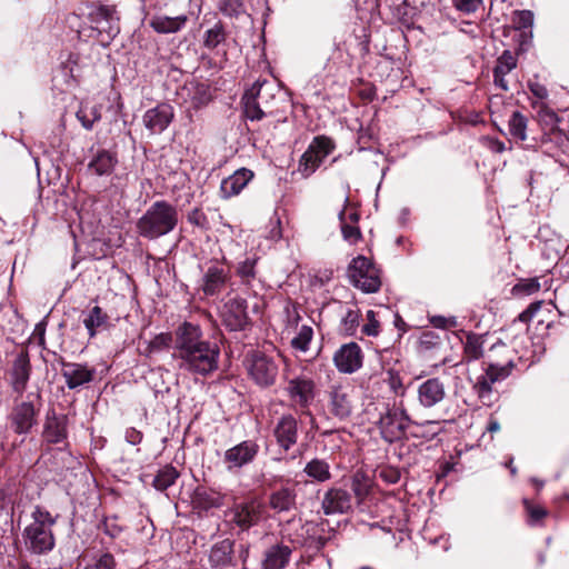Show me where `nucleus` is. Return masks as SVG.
Wrapping results in <instances>:
<instances>
[{"mask_svg":"<svg viewBox=\"0 0 569 569\" xmlns=\"http://www.w3.org/2000/svg\"><path fill=\"white\" fill-rule=\"evenodd\" d=\"M172 359L180 371L207 378L219 368L220 347L204 338L199 325L183 321L174 330Z\"/></svg>","mask_w":569,"mask_h":569,"instance_id":"nucleus-1","label":"nucleus"},{"mask_svg":"<svg viewBox=\"0 0 569 569\" xmlns=\"http://www.w3.org/2000/svg\"><path fill=\"white\" fill-rule=\"evenodd\" d=\"M381 438L389 442H396L407 438L408 430L413 427L415 430L410 431L412 437H433L438 430L433 428L439 425L437 421H426L418 423L413 421L408 415L402 401L399 403L393 402L385 403L383 410L379 413L376 421Z\"/></svg>","mask_w":569,"mask_h":569,"instance_id":"nucleus-2","label":"nucleus"},{"mask_svg":"<svg viewBox=\"0 0 569 569\" xmlns=\"http://www.w3.org/2000/svg\"><path fill=\"white\" fill-rule=\"evenodd\" d=\"M241 102L244 117L250 121H259L283 112L288 99L276 82L258 80L243 93Z\"/></svg>","mask_w":569,"mask_h":569,"instance_id":"nucleus-3","label":"nucleus"},{"mask_svg":"<svg viewBox=\"0 0 569 569\" xmlns=\"http://www.w3.org/2000/svg\"><path fill=\"white\" fill-rule=\"evenodd\" d=\"M58 517L41 506L33 508L31 522L22 531L23 545L28 552L34 556H44L54 549L56 538L52 529Z\"/></svg>","mask_w":569,"mask_h":569,"instance_id":"nucleus-4","label":"nucleus"},{"mask_svg":"<svg viewBox=\"0 0 569 569\" xmlns=\"http://www.w3.org/2000/svg\"><path fill=\"white\" fill-rule=\"evenodd\" d=\"M178 220L177 208L166 200H158L138 219L136 228L140 237L154 240L173 231Z\"/></svg>","mask_w":569,"mask_h":569,"instance_id":"nucleus-5","label":"nucleus"},{"mask_svg":"<svg viewBox=\"0 0 569 569\" xmlns=\"http://www.w3.org/2000/svg\"><path fill=\"white\" fill-rule=\"evenodd\" d=\"M325 412L330 419L340 422L350 420L357 409V396L349 386H331L326 391Z\"/></svg>","mask_w":569,"mask_h":569,"instance_id":"nucleus-6","label":"nucleus"},{"mask_svg":"<svg viewBox=\"0 0 569 569\" xmlns=\"http://www.w3.org/2000/svg\"><path fill=\"white\" fill-rule=\"evenodd\" d=\"M198 292L204 298L219 296L231 280L230 270L220 260H210L200 266Z\"/></svg>","mask_w":569,"mask_h":569,"instance_id":"nucleus-7","label":"nucleus"},{"mask_svg":"<svg viewBox=\"0 0 569 569\" xmlns=\"http://www.w3.org/2000/svg\"><path fill=\"white\" fill-rule=\"evenodd\" d=\"M350 282L366 293L377 292L381 287L379 269L365 256H358L348 266Z\"/></svg>","mask_w":569,"mask_h":569,"instance_id":"nucleus-8","label":"nucleus"},{"mask_svg":"<svg viewBox=\"0 0 569 569\" xmlns=\"http://www.w3.org/2000/svg\"><path fill=\"white\" fill-rule=\"evenodd\" d=\"M511 368V362L506 366L490 363L475 379L469 376L472 389L483 405L490 406L495 401L493 385L505 380L510 375Z\"/></svg>","mask_w":569,"mask_h":569,"instance_id":"nucleus-9","label":"nucleus"},{"mask_svg":"<svg viewBox=\"0 0 569 569\" xmlns=\"http://www.w3.org/2000/svg\"><path fill=\"white\" fill-rule=\"evenodd\" d=\"M335 149L333 141L325 136L316 137L299 160V172L310 177Z\"/></svg>","mask_w":569,"mask_h":569,"instance_id":"nucleus-10","label":"nucleus"},{"mask_svg":"<svg viewBox=\"0 0 569 569\" xmlns=\"http://www.w3.org/2000/svg\"><path fill=\"white\" fill-rule=\"evenodd\" d=\"M284 391L291 403L301 409H307L316 398V382L307 375L288 378Z\"/></svg>","mask_w":569,"mask_h":569,"instance_id":"nucleus-11","label":"nucleus"},{"mask_svg":"<svg viewBox=\"0 0 569 569\" xmlns=\"http://www.w3.org/2000/svg\"><path fill=\"white\" fill-rule=\"evenodd\" d=\"M278 365L273 358L261 352H254L248 362L251 379L260 387H270L278 376Z\"/></svg>","mask_w":569,"mask_h":569,"instance_id":"nucleus-12","label":"nucleus"},{"mask_svg":"<svg viewBox=\"0 0 569 569\" xmlns=\"http://www.w3.org/2000/svg\"><path fill=\"white\" fill-rule=\"evenodd\" d=\"M259 450L260 446L256 440H243L224 451L223 462L229 471L239 470L252 463Z\"/></svg>","mask_w":569,"mask_h":569,"instance_id":"nucleus-13","label":"nucleus"},{"mask_svg":"<svg viewBox=\"0 0 569 569\" xmlns=\"http://www.w3.org/2000/svg\"><path fill=\"white\" fill-rule=\"evenodd\" d=\"M272 436L280 453H288L298 442V419L291 413L282 415L273 426Z\"/></svg>","mask_w":569,"mask_h":569,"instance_id":"nucleus-14","label":"nucleus"},{"mask_svg":"<svg viewBox=\"0 0 569 569\" xmlns=\"http://www.w3.org/2000/svg\"><path fill=\"white\" fill-rule=\"evenodd\" d=\"M173 119V107L167 102L158 103L156 107L148 109L142 116L143 126L151 134L162 133Z\"/></svg>","mask_w":569,"mask_h":569,"instance_id":"nucleus-15","label":"nucleus"},{"mask_svg":"<svg viewBox=\"0 0 569 569\" xmlns=\"http://www.w3.org/2000/svg\"><path fill=\"white\" fill-rule=\"evenodd\" d=\"M447 396L445 382L438 378H428L417 387L418 403L425 409L440 405Z\"/></svg>","mask_w":569,"mask_h":569,"instance_id":"nucleus-16","label":"nucleus"},{"mask_svg":"<svg viewBox=\"0 0 569 569\" xmlns=\"http://www.w3.org/2000/svg\"><path fill=\"white\" fill-rule=\"evenodd\" d=\"M363 355L356 342L342 345L333 355V363L341 373H353L362 367Z\"/></svg>","mask_w":569,"mask_h":569,"instance_id":"nucleus-17","label":"nucleus"},{"mask_svg":"<svg viewBox=\"0 0 569 569\" xmlns=\"http://www.w3.org/2000/svg\"><path fill=\"white\" fill-rule=\"evenodd\" d=\"M247 308V300L240 297H234L226 302L222 320L229 330L241 331L246 329L249 322Z\"/></svg>","mask_w":569,"mask_h":569,"instance_id":"nucleus-18","label":"nucleus"},{"mask_svg":"<svg viewBox=\"0 0 569 569\" xmlns=\"http://www.w3.org/2000/svg\"><path fill=\"white\" fill-rule=\"evenodd\" d=\"M61 363V373L69 389H77L91 382L96 376V369L87 363L67 362L63 359Z\"/></svg>","mask_w":569,"mask_h":569,"instance_id":"nucleus-19","label":"nucleus"},{"mask_svg":"<svg viewBox=\"0 0 569 569\" xmlns=\"http://www.w3.org/2000/svg\"><path fill=\"white\" fill-rule=\"evenodd\" d=\"M42 438L47 443L58 445L68 438V418L57 415L54 410L48 411L43 425Z\"/></svg>","mask_w":569,"mask_h":569,"instance_id":"nucleus-20","label":"nucleus"},{"mask_svg":"<svg viewBox=\"0 0 569 569\" xmlns=\"http://www.w3.org/2000/svg\"><path fill=\"white\" fill-rule=\"evenodd\" d=\"M263 512V507L256 500L236 505L232 510V521L241 529H249L257 525Z\"/></svg>","mask_w":569,"mask_h":569,"instance_id":"nucleus-21","label":"nucleus"},{"mask_svg":"<svg viewBox=\"0 0 569 569\" xmlns=\"http://www.w3.org/2000/svg\"><path fill=\"white\" fill-rule=\"evenodd\" d=\"M325 515L347 513L352 508V496L341 488H330L321 502Z\"/></svg>","mask_w":569,"mask_h":569,"instance_id":"nucleus-22","label":"nucleus"},{"mask_svg":"<svg viewBox=\"0 0 569 569\" xmlns=\"http://www.w3.org/2000/svg\"><path fill=\"white\" fill-rule=\"evenodd\" d=\"M36 409L30 401L17 405L10 416L11 427L18 435H27L36 425Z\"/></svg>","mask_w":569,"mask_h":569,"instance_id":"nucleus-23","label":"nucleus"},{"mask_svg":"<svg viewBox=\"0 0 569 569\" xmlns=\"http://www.w3.org/2000/svg\"><path fill=\"white\" fill-rule=\"evenodd\" d=\"M233 546L232 540L223 539L211 547L209 563L212 569H228L236 566Z\"/></svg>","mask_w":569,"mask_h":569,"instance_id":"nucleus-24","label":"nucleus"},{"mask_svg":"<svg viewBox=\"0 0 569 569\" xmlns=\"http://www.w3.org/2000/svg\"><path fill=\"white\" fill-rule=\"evenodd\" d=\"M253 173L251 170L241 168L234 171L231 176L223 179L220 184V194L223 199H229L239 194L242 189L252 179Z\"/></svg>","mask_w":569,"mask_h":569,"instance_id":"nucleus-25","label":"nucleus"},{"mask_svg":"<svg viewBox=\"0 0 569 569\" xmlns=\"http://www.w3.org/2000/svg\"><path fill=\"white\" fill-rule=\"evenodd\" d=\"M517 56L510 50H505L501 53V56L497 59L496 66L493 68V82L496 87L503 91L509 90L506 76L517 67Z\"/></svg>","mask_w":569,"mask_h":569,"instance_id":"nucleus-26","label":"nucleus"},{"mask_svg":"<svg viewBox=\"0 0 569 569\" xmlns=\"http://www.w3.org/2000/svg\"><path fill=\"white\" fill-rule=\"evenodd\" d=\"M12 387L18 393H22L30 378V359L27 352H20L12 365Z\"/></svg>","mask_w":569,"mask_h":569,"instance_id":"nucleus-27","label":"nucleus"},{"mask_svg":"<svg viewBox=\"0 0 569 569\" xmlns=\"http://www.w3.org/2000/svg\"><path fill=\"white\" fill-rule=\"evenodd\" d=\"M83 326L87 329L89 337L93 338L99 332L109 329L110 318L108 313L99 306H94L83 315Z\"/></svg>","mask_w":569,"mask_h":569,"instance_id":"nucleus-28","label":"nucleus"},{"mask_svg":"<svg viewBox=\"0 0 569 569\" xmlns=\"http://www.w3.org/2000/svg\"><path fill=\"white\" fill-rule=\"evenodd\" d=\"M182 94L186 101H189L194 109H200L211 100L210 88L208 84L198 81H190L182 88Z\"/></svg>","mask_w":569,"mask_h":569,"instance_id":"nucleus-29","label":"nucleus"},{"mask_svg":"<svg viewBox=\"0 0 569 569\" xmlns=\"http://www.w3.org/2000/svg\"><path fill=\"white\" fill-rule=\"evenodd\" d=\"M292 550L289 546L277 543L264 552L262 561L263 569H284L288 565Z\"/></svg>","mask_w":569,"mask_h":569,"instance_id":"nucleus-30","label":"nucleus"},{"mask_svg":"<svg viewBox=\"0 0 569 569\" xmlns=\"http://www.w3.org/2000/svg\"><path fill=\"white\" fill-rule=\"evenodd\" d=\"M118 163L117 153L106 149L98 150L88 163V169L97 176H109Z\"/></svg>","mask_w":569,"mask_h":569,"instance_id":"nucleus-31","label":"nucleus"},{"mask_svg":"<svg viewBox=\"0 0 569 569\" xmlns=\"http://www.w3.org/2000/svg\"><path fill=\"white\" fill-rule=\"evenodd\" d=\"M187 21H188V17L186 14H180L177 17L156 14L150 19L149 26L157 33H161V34L177 33L181 29L184 28Z\"/></svg>","mask_w":569,"mask_h":569,"instance_id":"nucleus-32","label":"nucleus"},{"mask_svg":"<svg viewBox=\"0 0 569 569\" xmlns=\"http://www.w3.org/2000/svg\"><path fill=\"white\" fill-rule=\"evenodd\" d=\"M90 21L96 23L100 32L106 30L109 37H114L119 28L113 24V11L106 6H100L90 12Z\"/></svg>","mask_w":569,"mask_h":569,"instance_id":"nucleus-33","label":"nucleus"},{"mask_svg":"<svg viewBox=\"0 0 569 569\" xmlns=\"http://www.w3.org/2000/svg\"><path fill=\"white\" fill-rule=\"evenodd\" d=\"M297 492L295 488L282 487L270 496V507L278 512L290 511L296 507Z\"/></svg>","mask_w":569,"mask_h":569,"instance_id":"nucleus-34","label":"nucleus"},{"mask_svg":"<svg viewBox=\"0 0 569 569\" xmlns=\"http://www.w3.org/2000/svg\"><path fill=\"white\" fill-rule=\"evenodd\" d=\"M303 472L317 482H326L331 479L330 465L325 459H311L306 463Z\"/></svg>","mask_w":569,"mask_h":569,"instance_id":"nucleus-35","label":"nucleus"},{"mask_svg":"<svg viewBox=\"0 0 569 569\" xmlns=\"http://www.w3.org/2000/svg\"><path fill=\"white\" fill-rule=\"evenodd\" d=\"M483 356V341L476 333H468L463 343V357L461 362L470 363Z\"/></svg>","mask_w":569,"mask_h":569,"instance_id":"nucleus-36","label":"nucleus"},{"mask_svg":"<svg viewBox=\"0 0 569 569\" xmlns=\"http://www.w3.org/2000/svg\"><path fill=\"white\" fill-rule=\"evenodd\" d=\"M193 502L197 508L209 510L212 508H220L223 505V497L212 490L198 489L194 493Z\"/></svg>","mask_w":569,"mask_h":569,"instance_id":"nucleus-37","label":"nucleus"},{"mask_svg":"<svg viewBox=\"0 0 569 569\" xmlns=\"http://www.w3.org/2000/svg\"><path fill=\"white\" fill-rule=\"evenodd\" d=\"M361 312L356 306L347 307L341 321L340 330L346 336H353L360 325Z\"/></svg>","mask_w":569,"mask_h":569,"instance_id":"nucleus-38","label":"nucleus"},{"mask_svg":"<svg viewBox=\"0 0 569 569\" xmlns=\"http://www.w3.org/2000/svg\"><path fill=\"white\" fill-rule=\"evenodd\" d=\"M179 477V472L173 466H164L158 471L153 479V487L159 491H164L171 487Z\"/></svg>","mask_w":569,"mask_h":569,"instance_id":"nucleus-39","label":"nucleus"},{"mask_svg":"<svg viewBox=\"0 0 569 569\" xmlns=\"http://www.w3.org/2000/svg\"><path fill=\"white\" fill-rule=\"evenodd\" d=\"M527 123L528 119L526 116H523L519 111L512 112L508 121L509 133L511 134V137L513 139L525 141L527 138Z\"/></svg>","mask_w":569,"mask_h":569,"instance_id":"nucleus-40","label":"nucleus"},{"mask_svg":"<svg viewBox=\"0 0 569 569\" xmlns=\"http://www.w3.org/2000/svg\"><path fill=\"white\" fill-rule=\"evenodd\" d=\"M174 346V333L170 332H161L154 336L146 347V355L150 356L152 353H157L163 350H167L170 346Z\"/></svg>","mask_w":569,"mask_h":569,"instance_id":"nucleus-41","label":"nucleus"},{"mask_svg":"<svg viewBox=\"0 0 569 569\" xmlns=\"http://www.w3.org/2000/svg\"><path fill=\"white\" fill-rule=\"evenodd\" d=\"M342 237L346 241L353 244L361 239V231L358 224H350L346 217V208L339 213Z\"/></svg>","mask_w":569,"mask_h":569,"instance_id":"nucleus-42","label":"nucleus"},{"mask_svg":"<svg viewBox=\"0 0 569 569\" xmlns=\"http://www.w3.org/2000/svg\"><path fill=\"white\" fill-rule=\"evenodd\" d=\"M312 338L313 329L310 326L303 325L300 327L297 336L291 340V347L295 350L307 352L309 350Z\"/></svg>","mask_w":569,"mask_h":569,"instance_id":"nucleus-43","label":"nucleus"},{"mask_svg":"<svg viewBox=\"0 0 569 569\" xmlns=\"http://www.w3.org/2000/svg\"><path fill=\"white\" fill-rule=\"evenodd\" d=\"M226 40V32L222 24L217 23L204 32L203 46L209 49H216Z\"/></svg>","mask_w":569,"mask_h":569,"instance_id":"nucleus-44","label":"nucleus"},{"mask_svg":"<svg viewBox=\"0 0 569 569\" xmlns=\"http://www.w3.org/2000/svg\"><path fill=\"white\" fill-rule=\"evenodd\" d=\"M77 119L81 122L82 127L91 130L93 124L101 119V113L98 107L93 106L90 109L81 107L77 111Z\"/></svg>","mask_w":569,"mask_h":569,"instance_id":"nucleus-45","label":"nucleus"},{"mask_svg":"<svg viewBox=\"0 0 569 569\" xmlns=\"http://www.w3.org/2000/svg\"><path fill=\"white\" fill-rule=\"evenodd\" d=\"M256 258H246L239 262L237 267V274L242 279L243 282L249 283L256 277Z\"/></svg>","mask_w":569,"mask_h":569,"instance_id":"nucleus-46","label":"nucleus"},{"mask_svg":"<svg viewBox=\"0 0 569 569\" xmlns=\"http://www.w3.org/2000/svg\"><path fill=\"white\" fill-rule=\"evenodd\" d=\"M523 506L529 516L528 522L530 526H536L548 515L543 507L533 505L528 499H523Z\"/></svg>","mask_w":569,"mask_h":569,"instance_id":"nucleus-47","label":"nucleus"},{"mask_svg":"<svg viewBox=\"0 0 569 569\" xmlns=\"http://www.w3.org/2000/svg\"><path fill=\"white\" fill-rule=\"evenodd\" d=\"M117 566L114 557L109 553H102L98 558L88 562L83 569H114Z\"/></svg>","mask_w":569,"mask_h":569,"instance_id":"nucleus-48","label":"nucleus"},{"mask_svg":"<svg viewBox=\"0 0 569 569\" xmlns=\"http://www.w3.org/2000/svg\"><path fill=\"white\" fill-rule=\"evenodd\" d=\"M540 290V283L537 278L522 279L512 289L516 295L530 296Z\"/></svg>","mask_w":569,"mask_h":569,"instance_id":"nucleus-49","label":"nucleus"},{"mask_svg":"<svg viewBox=\"0 0 569 569\" xmlns=\"http://www.w3.org/2000/svg\"><path fill=\"white\" fill-rule=\"evenodd\" d=\"M533 12L530 10H517L512 16V23L516 29H528L533 24Z\"/></svg>","mask_w":569,"mask_h":569,"instance_id":"nucleus-50","label":"nucleus"},{"mask_svg":"<svg viewBox=\"0 0 569 569\" xmlns=\"http://www.w3.org/2000/svg\"><path fill=\"white\" fill-rule=\"evenodd\" d=\"M452 7L465 14L477 12L483 4V0H451Z\"/></svg>","mask_w":569,"mask_h":569,"instance_id":"nucleus-51","label":"nucleus"},{"mask_svg":"<svg viewBox=\"0 0 569 569\" xmlns=\"http://www.w3.org/2000/svg\"><path fill=\"white\" fill-rule=\"evenodd\" d=\"M101 527L103 532L111 538H117L122 532V527L118 523L117 516L106 517Z\"/></svg>","mask_w":569,"mask_h":569,"instance_id":"nucleus-52","label":"nucleus"},{"mask_svg":"<svg viewBox=\"0 0 569 569\" xmlns=\"http://www.w3.org/2000/svg\"><path fill=\"white\" fill-rule=\"evenodd\" d=\"M243 4L240 0H220V11L229 17L238 16L242 11Z\"/></svg>","mask_w":569,"mask_h":569,"instance_id":"nucleus-53","label":"nucleus"},{"mask_svg":"<svg viewBox=\"0 0 569 569\" xmlns=\"http://www.w3.org/2000/svg\"><path fill=\"white\" fill-rule=\"evenodd\" d=\"M188 222L201 229H208L209 222L204 212L198 208L192 209L188 213Z\"/></svg>","mask_w":569,"mask_h":569,"instance_id":"nucleus-54","label":"nucleus"},{"mask_svg":"<svg viewBox=\"0 0 569 569\" xmlns=\"http://www.w3.org/2000/svg\"><path fill=\"white\" fill-rule=\"evenodd\" d=\"M368 322L363 325L362 332L369 337H376L379 335V321L376 319V312L373 310L367 311Z\"/></svg>","mask_w":569,"mask_h":569,"instance_id":"nucleus-55","label":"nucleus"},{"mask_svg":"<svg viewBox=\"0 0 569 569\" xmlns=\"http://www.w3.org/2000/svg\"><path fill=\"white\" fill-rule=\"evenodd\" d=\"M430 322L435 328L438 329H450L455 328L458 325L456 317H443V316H433L430 318Z\"/></svg>","mask_w":569,"mask_h":569,"instance_id":"nucleus-56","label":"nucleus"},{"mask_svg":"<svg viewBox=\"0 0 569 569\" xmlns=\"http://www.w3.org/2000/svg\"><path fill=\"white\" fill-rule=\"evenodd\" d=\"M379 477L387 483H397L400 480V471L396 468H382Z\"/></svg>","mask_w":569,"mask_h":569,"instance_id":"nucleus-57","label":"nucleus"},{"mask_svg":"<svg viewBox=\"0 0 569 569\" xmlns=\"http://www.w3.org/2000/svg\"><path fill=\"white\" fill-rule=\"evenodd\" d=\"M528 88L533 97H536L539 100H545L548 97V90L545 87V84L538 82V81H529Z\"/></svg>","mask_w":569,"mask_h":569,"instance_id":"nucleus-58","label":"nucleus"},{"mask_svg":"<svg viewBox=\"0 0 569 569\" xmlns=\"http://www.w3.org/2000/svg\"><path fill=\"white\" fill-rule=\"evenodd\" d=\"M439 341V336L433 331H426L420 337V345L427 349L433 348Z\"/></svg>","mask_w":569,"mask_h":569,"instance_id":"nucleus-59","label":"nucleus"},{"mask_svg":"<svg viewBox=\"0 0 569 569\" xmlns=\"http://www.w3.org/2000/svg\"><path fill=\"white\" fill-rule=\"evenodd\" d=\"M482 142L492 152L501 153L506 150L505 143L497 138L485 137Z\"/></svg>","mask_w":569,"mask_h":569,"instance_id":"nucleus-60","label":"nucleus"},{"mask_svg":"<svg viewBox=\"0 0 569 569\" xmlns=\"http://www.w3.org/2000/svg\"><path fill=\"white\" fill-rule=\"evenodd\" d=\"M124 439L128 443L137 446L142 441L143 435L134 428H128L124 432Z\"/></svg>","mask_w":569,"mask_h":569,"instance_id":"nucleus-61","label":"nucleus"},{"mask_svg":"<svg viewBox=\"0 0 569 569\" xmlns=\"http://www.w3.org/2000/svg\"><path fill=\"white\" fill-rule=\"evenodd\" d=\"M540 308H541L540 301L532 302L531 305H529V307L525 311H522L519 315V319L521 321L531 320L533 318V316L540 310Z\"/></svg>","mask_w":569,"mask_h":569,"instance_id":"nucleus-62","label":"nucleus"},{"mask_svg":"<svg viewBox=\"0 0 569 569\" xmlns=\"http://www.w3.org/2000/svg\"><path fill=\"white\" fill-rule=\"evenodd\" d=\"M389 387L396 395H403L405 388L402 381L398 375H390L389 377Z\"/></svg>","mask_w":569,"mask_h":569,"instance_id":"nucleus-63","label":"nucleus"},{"mask_svg":"<svg viewBox=\"0 0 569 569\" xmlns=\"http://www.w3.org/2000/svg\"><path fill=\"white\" fill-rule=\"evenodd\" d=\"M46 327H47V323L44 320H42L36 325L34 330H33V335L39 337L40 345L44 343Z\"/></svg>","mask_w":569,"mask_h":569,"instance_id":"nucleus-64","label":"nucleus"}]
</instances>
